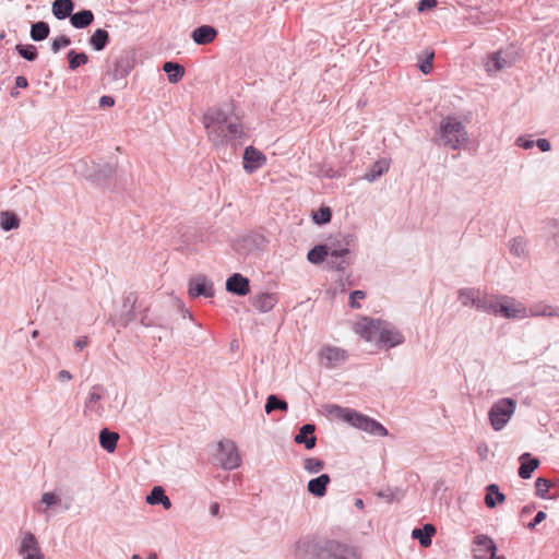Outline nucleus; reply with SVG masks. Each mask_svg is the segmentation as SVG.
Segmentation results:
<instances>
[{"label": "nucleus", "mask_w": 559, "mask_h": 559, "mask_svg": "<svg viewBox=\"0 0 559 559\" xmlns=\"http://www.w3.org/2000/svg\"><path fill=\"white\" fill-rule=\"evenodd\" d=\"M15 86L19 88H26L28 86V81L25 76L19 75L15 78Z\"/></svg>", "instance_id": "obj_62"}, {"label": "nucleus", "mask_w": 559, "mask_h": 559, "mask_svg": "<svg viewBox=\"0 0 559 559\" xmlns=\"http://www.w3.org/2000/svg\"><path fill=\"white\" fill-rule=\"evenodd\" d=\"M498 316L504 319L521 320L528 318L530 313L522 302L508 295H502V299L498 308Z\"/></svg>", "instance_id": "obj_8"}, {"label": "nucleus", "mask_w": 559, "mask_h": 559, "mask_svg": "<svg viewBox=\"0 0 559 559\" xmlns=\"http://www.w3.org/2000/svg\"><path fill=\"white\" fill-rule=\"evenodd\" d=\"M476 548L474 549L475 559H504L497 557V546L487 535H477L474 539Z\"/></svg>", "instance_id": "obj_13"}, {"label": "nucleus", "mask_w": 559, "mask_h": 559, "mask_svg": "<svg viewBox=\"0 0 559 559\" xmlns=\"http://www.w3.org/2000/svg\"><path fill=\"white\" fill-rule=\"evenodd\" d=\"M50 34V26L47 22L38 21L31 25L29 36L34 41H43Z\"/></svg>", "instance_id": "obj_36"}, {"label": "nucleus", "mask_w": 559, "mask_h": 559, "mask_svg": "<svg viewBox=\"0 0 559 559\" xmlns=\"http://www.w3.org/2000/svg\"><path fill=\"white\" fill-rule=\"evenodd\" d=\"M325 411L330 416L366 431L371 436H388V429L381 423L354 409L338 405H326Z\"/></svg>", "instance_id": "obj_2"}, {"label": "nucleus", "mask_w": 559, "mask_h": 559, "mask_svg": "<svg viewBox=\"0 0 559 559\" xmlns=\"http://www.w3.org/2000/svg\"><path fill=\"white\" fill-rule=\"evenodd\" d=\"M519 476L523 479H528L532 473L538 467V459L532 457L530 453H523L520 456Z\"/></svg>", "instance_id": "obj_28"}, {"label": "nucleus", "mask_w": 559, "mask_h": 559, "mask_svg": "<svg viewBox=\"0 0 559 559\" xmlns=\"http://www.w3.org/2000/svg\"><path fill=\"white\" fill-rule=\"evenodd\" d=\"M546 519V513L544 511H538L534 519L527 524L528 530H534L539 523H542Z\"/></svg>", "instance_id": "obj_57"}, {"label": "nucleus", "mask_w": 559, "mask_h": 559, "mask_svg": "<svg viewBox=\"0 0 559 559\" xmlns=\"http://www.w3.org/2000/svg\"><path fill=\"white\" fill-rule=\"evenodd\" d=\"M501 299L502 295H493L480 292L476 309L483 312L498 316V308L500 306Z\"/></svg>", "instance_id": "obj_21"}, {"label": "nucleus", "mask_w": 559, "mask_h": 559, "mask_svg": "<svg viewBox=\"0 0 559 559\" xmlns=\"http://www.w3.org/2000/svg\"><path fill=\"white\" fill-rule=\"evenodd\" d=\"M67 59L69 62V69L74 71L79 67L87 63L88 56L85 52H76L74 49H72L67 53Z\"/></svg>", "instance_id": "obj_44"}, {"label": "nucleus", "mask_w": 559, "mask_h": 559, "mask_svg": "<svg viewBox=\"0 0 559 559\" xmlns=\"http://www.w3.org/2000/svg\"><path fill=\"white\" fill-rule=\"evenodd\" d=\"M69 45H71L70 37H68L66 35H61V36L56 37L52 40V43H51V50H52L53 53H58L62 48H66Z\"/></svg>", "instance_id": "obj_52"}, {"label": "nucleus", "mask_w": 559, "mask_h": 559, "mask_svg": "<svg viewBox=\"0 0 559 559\" xmlns=\"http://www.w3.org/2000/svg\"><path fill=\"white\" fill-rule=\"evenodd\" d=\"M300 559H360L355 547L332 539H300L296 544Z\"/></svg>", "instance_id": "obj_1"}, {"label": "nucleus", "mask_w": 559, "mask_h": 559, "mask_svg": "<svg viewBox=\"0 0 559 559\" xmlns=\"http://www.w3.org/2000/svg\"><path fill=\"white\" fill-rule=\"evenodd\" d=\"M329 254L328 245H317L312 249L309 250L307 254V259L312 264L322 263Z\"/></svg>", "instance_id": "obj_41"}, {"label": "nucleus", "mask_w": 559, "mask_h": 559, "mask_svg": "<svg viewBox=\"0 0 559 559\" xmlns=\"http://www.w3.org/2000/svg\"><path fill=\"white\" fill-rule=\"evenodd\" d=\"M304 468L309 474H317L324 468V462L317 457H307L304 461Z\"/></svg>", "instance_id": "obj_46"}, {"label": "nucleus", "mask_w": 559, "mask_h": 559, "mask_svg": "<svg viewBox=\"0 0 559 559\" xmlns=\"http://www.w3.org/2000/svg\"><path fill=\"white\" fill-rule=\"evenodd\" d=\"M424 53L425 59L418 63V68L424 74H429L432 70L435 53L432 50H426Z\"/></svg>", "instance_id": "obj_49"}, {"label": "nucleus", "mask_w": 559, "mask_h": 559, "mask_svg": "<svg viewBox=\"0 0 559 559\" xmlns=\"http://www.w3.org/2000/svg\"><path fill=\"white\" fill-rule=\"evenodd\" d=\"M513 63V58L510 53L502 50L496 51L488 56L485 68L489 74L510 68Z\"/></svg>", "instance_id": "obj_18"}, {"label": "nucleus", "mask_w": 559, "mask_h": 559, "mask_svg": "<svg viewBox=\"0 0 559 559\" xmlns=\"http://www.w3.org/2000/svg\"><path fill=\"white\" fill-rule=\"evenodd\" d=\"M404 343L403 334L391 323L383 320L382 326H380L379 337L377 345L383 348H393Z\"/></svg>", "instance_id": "obj_10"}, {"label": "nucleus", "mask_w": 559, "mask_h": 559, "mask_svg": "<svg viewBox=\"0 0 559 559\" xmlns=\"http://www.w3.org/2000/svg\"><path fill=\"white\" fill-rule=\"evenodd\" d=\"M383 320L365 317L355 325V331L367 342L378 340Z\"/></svg>", "instance_id": "obj_15"}, {"label": "nucleus", "mask_w": 559, "mask_h": 559, "mask_svg": "<svg viewBox=\"0 0 559 559\" xmlns=\"http://www.w3.org/2000/svg\"><path fill=\"white\" fill-rule=\"evenodd\" d=\"M366 297V293L364 290H354L349 295V306L354 309H359L360 305L358 299H364Z\"/></svg>", "instance_id": "obj_54"}, {"label": "nucleus", "mask_w": 559, "mask_h": 559, "mask_svg": "<svg viewBox=\"0 0 559 559\" xmlns=\"http://www.w3.org/2000/svg\"><path fill=\"white\" fill-rule=\"evenodd\" d=\"M17 53L27 61H35L38 57L37 48L34 45H22L15 46Z\"/></svg>", "instance_id": "obj_45"}, {"label": "nucleus", "mask_w": 559, "mask_h": 559, "mask_svg": "<svg viewBox=\"0 0 559 559\" xmlns=\"http://www.w3.org/2000/svg\"><path fill=\"white\" fill-rule=\"evenodd\" d=\"M0 226L4 231L16 229L20 226V218L12 211H2L0 212Z\"/></svg>", "instance_id": "obj_39"}, {"label": "nucleus", "mask_w": 559, "mask_h": 559, "mask_svg": "<svg viewBox=\"0 0 559 559\" xmlns=\"http://www.w3.org/2000/svg\"><path fill=\"white\" fill-rule=\"evenodd\" d=\"M506 496L499 490V486L490 484L486 488L485 503L488 508L492 509L498 502H503Z\"/></svg>", "instance_id": "obj_34"}, {"label": "nucleus", "mask_w": 559, "mask_h": 559, "mask_svg": "<svg viewBox=\"0 0 559 559\" xmlns=\"http://www.w3.org/2000/svg\"><path fill=\"white\" fill-rule=\"evenodd\" d=\"M535 145L542 151V152H549L551 150V144L549 140L547 139H538L535 141Z\"/></svg>", "instance_id": "obj_60"}, {"label": "nucleus", "mask_w": 559, "mask_h": 559, "mask_svg": "<svg viewBox=\"0 0 559 559\" xmlns=\"http://www.w3.org/2000/svg\"><path fill=\"white\" fill-rule=\"evenodd\" d=\"M104 391V388L100 384H95L92 386L85 403H84V415L90 418H99L104 415L105 408L100 404L103 399L100 392Z\"/></svg>", "instance_id": "obj_11"}, {"label": "nucleus", "mask_w": 559, "mask_h": 559, "mask_svg": "<svg viewBox=\"0 0 559 559\" xmlns=\"http://www.w3.org/2000/svg\"><path fill=\"white\" fill-rule=\"evenodd\" d=\"M480 292V289L476 288H462L459 290V300L463 306H472L476 308Z\"/></svg>", "instance_id": "obj_38"}, {"label": "nucleus", "mask_w": 559, "mask_h": 559, "mask_svg": "<svg viewBox=\"0 0 559 559\" xmlns=\"http://www.w3.org/2000/svg\"><path fill=\"white\" fill-rule=\"evenodd\" d=\"M213 464L226 471H233L240 466L241 457L233 440L224 439L217 442Z\"/></svg>", "instance_id": "obj_4"}, {"label": "nucleus", "mask_w": 559, "mask_h": 559, "mask_svg": "<svg viewBox=\"0 0 559 559\" xmlns=\"http://www.w3.org/2000/svg\"><path fill=\"white\" fill-rule=\"evenodd\" d=\"M74 9L72 0H55L52 3V14L57 20L70 17Z\"/></svg>", "instance_id": "obj_31"}, {"label": "nucleus", "mask_w": 559, "mask_h": 559, "mask_svg": "<svg viewBox=\"0 0 559 559\" xmlns=\"http://www.w3.org/2000/svg\"><path fill=\"white\" fill-rule=\"evenodd\" d=\"M93 21L94 14L91 10H81L70 16L72 26L79 29L87 27Z\"/></svg>", "instance_id": "obj_32"}, {"label": "nucleus", "mask_w": 559, "mask_h": 559, "mask_svg": "<svg viewBox=\"0 0 559 559\" xmlns=\"http://www.w3.org/2000/svg\"><path fill=\"white\" fill-rule=\"evenodd\" d=\"M235 118L227 110L221 107L209 109L203 117V123L207 131L209 140L222 141L218 132H222L224 123Z\"/></svg>", "instance_id": "obj_7"}, {"label": "nucleus", "mask_w": 559, "mask_h": 559, "mask_svg": "<svg viewBox=\"0 0 559 559\" xmlns=\"http://www.w3.org/2000/svg\"><path fill=\"white\" fill-rule=\"evenodd\" d=\"M115 105V99L111 96L104 95L99 98V107L108 108Z\"/></svg>", "instance_id": "obj_61"}, {"label": "nucleus", "mask_w": 559, "mask_h": 559, "mask_svg": "<svg viewBox=\"0 0 559 559\" xmlns=\"http://www.w3.org/2000/svg\"><path fill=\"white\" fill-rule=\"evenodd\" d=\"M145 501L151 506L162 504L165 510H169L171 508V501L166 496L162 486L153 487L151 492L146 496Z\"/></svg>", "instance_id": "obj_29"}, {"label": "nucleus", "mask_w": 559, "mask_h": 559, "mask_svg": "<svg viewBox=\"0 0 559 559\" xmlns=\"http://www.w3.org/2000/svg\"><path fill=\"white\" fill-rule=\"evenodd\" d=\"M87 345V337H81L75 342V347L83 349Z\"/></svg>", "instance_id": "obj_64"}, {"label": "nucleus", "mask_w": 559, "mask_h": 559, "mask_svg": "<svg viewBox=\"0 0 559 559\" xmlns=\"http://www.w3.org/2000/svg\"><path fill=\"white\" fill-rule=\"evenodd\" d=\"M116 174V165L111 163L94 164L93 168L85 174L86 178L94 182L103 183Z\"/></svg>", "instance_id": "obj_20"}, {"label": "nucleus", "mask_w": 559, "mask_h": 559, "mask_svg": "<svg viewBox=\"0 0 559 559\" xmlns=\"http://www.w3.org/2000/svg\"><path fill=\"white\" fill-rule=\"evenodd\" d=\"M377 496L379 498H382V499H385L388 502H392V501H399L402 497H403V493L401 490L399 489H384V490H380Z\"/></svg>", "instance_id": "obj_50"}, {"label": "nucleus", "mask_w": 559, "mask_h": 559, "mask_svg": "<svg viewBox=\"0 0 559 559\" xmlns=\"http://www.w3.org/2000/svg\"><path fill=\"white\" fill-rule=\"evenodd\" d=\"M136 301H138V296L135 295V293H129L124 296L121 314L119 317V323L122 326H127L131 321L134 320V318H135L134 309H135Z\"/></svg>", "instance_id": "obj_22"}, {"label": "nucleus", "mask_w": 559, "mask_h": 559, "mask_svg": "<svg viewBox=\"0 0 559 559\" xmlns=\"http://www.w3.org/2000/svg\"><path fill=\"white\" fill-rule=\"evenodd\" d=\"M436 533V527L427 523L421 528L416 527L412 532V537L417 539L423 547H429L431 545V538Z\"/></svg>", "instance_id": "obj_30"}, {"label": "nucleus", "mask_w": 559, "mask_h": 559, "mask_svg": "<svg viewBox=\"0 0 559 559\" xmlns=\"http://www.w3.org/2000/svg\"><path fill=\"white\" fill-rule=\"evenodd\" d=\"M243 169L248 174H253L266 163L265 155L253 146H247L243 153Z\"/></svg>", "instance_id": "obj_17"}, {"label": "nucleus", "mask_w": 559, "mask_h": 559, "mask_svg": "<svg viewBox=\"0 0 559 559\" xmlns=\"http://www.w3.org/2000/svg\"><path fill=\"white\" fill-rule=\"evenodd\" d=\"M488 453H489V448H488L487 443L480 442L477 445V454H478L479 459L481 461H485L488 456Z\"/></svg>", "instance_id": "obj_59"}, {"label": "nucleus", "mask_w": 559, "mask_h": 559, "mask_svg": "<svg viewBox=\"0 0 559 559\" xmlns=\"http://www.w3.org/2000/svg\"><path fill=\"white\" fill-rule=\"evenodd\" d=\"M264 409L266 414H271L273 411L287 412L288 404L286 401L280 399L277 395L271 394L266 399Z\"/></svg>", "instance_id": "obj_42"}, {"label": "nucleus", "mask_w": 559, "mask_h": 559, "mask_svg": "<svg viewBox=\"0 0 559 559\" xmlns=\"http://www.w3.org/2000/svg\"><path fill=\"white\" fill-rule=\"evenodd\" d=\"M58 379L61 382H68L72 379V374L68 370H60L58 372Z\"/></svg>", "instance_id": "obj_63"}, {"label": "nucleus", "mask_w": 559, "mask_h": 559, "mask_svg": "<svg viewBox=\"0 0 559 559\" xmlns=\"http://www.w3.org/2000/svg\"><path fill=\"white\" fill-rule=\"evenodd\" d=\"M331 478L328 474H321L320 476L312 478L308 481L307 490L314 497L321 498L326 493L328 485Z\"/></svg>", "instance_id": "obj_27"}, {"label": "nucleus", "mask_w": 559, "mask_h": 559, "mask_svg": "<svg viewBox=\"0 0 559 559\" xmlns=\"http://www.w3.org/2000/svg\"><path fill=\"white\" fill-rule=\"evenodd\" d=\"M222 141L210 140L215 147L230 145L236 147L241 145L246 139L243 127L237 117L233 118L222 127V132H218Z\"/></svg>", "instance_id": "obj_6"}, {"label": "nucleus", "mask_w": 559, "mask_h": 559, "mask_svg": "<svg viewBox=\"0 0 559 559\" xmlns=\"http://www.w3.org/2000/svg\"><path fill=\"white\" fill-rule=\"evenodd\" d=\"M389 165L384 160L376 162L369 171L365 174V179L369 182H373L379 177H381L385 171H388Z\"/></svg>", "instance_id": "obj_43"}, {"label": "nucleus", "mask_w": 559, "mask_h": 559, "mask_svg": "<svg viewBox=\"0 0 559 559\" xmlns=\"http://www.w3.org/2000/svg\"><path fill=\"white\" fill-rule=\"evenodd\" d=\"M278 299L275 294L260 293L252 298V306L261 313L271 311Z\"/></svg>", "instance_id": "obj_26"}, {"label": "nucleus", "mask_w": 559, "mask_h": 559, "mask_svg": "<svg viewBox=\"0 0 559 559\" xmlns=\"http://www.w3.org/2000/svg\"><path fill=\"white\" fill-rule=\"evenodd\" d=\"M343 242H345V247H340V249H336L335 242L326 243L329 247L328 259L352 260L349 247L354 242V237L345 235L343 236Z\"/></svg>", "instance_id": "obj_23"}, {"label": "nucleus", "mask_w": 559, "mask_h": 559, "mask_svg": "<svg viewBox=\"0 0 559 559\" xmlns=\"http://www.w3.org/2000/svg\"><path fill=\"white\" fill-rule=\"evenodd\" d=\"M527 310L530 317H559V307L549 305L538 304Z\"/></svg>", "instance_id": "obj_40"}, {"label": "nucleus", "mask_w": 559, "mask_h": 559, "mask_svg": "<svg viewBox=\"0 0 559 559\" xmlns=\"http://www.w3.org/2000/svg\"><path fill=\"white\" fill-rule=\"evenodd\" d=\"M440 142L452 150H460L467 141V132L463 123L455 117L444 118L439 127Z\"/></svg>", "instance_id": "obj_3"}, {"label": "nucleus", "mask_w": 559, "mask_h": 559, "mask_svg": "<svg viewBox=\"0 0 559 559\" xmlns=\"http://www.w3.org/2000/svg\"><path fill=\"white\" fill-rule=\"evenodd\" d=\"M551 481L546 478H537L535 481L536 487V496L540 498H547V493L549 491V488L551 487Z\"/></svg>", "instance_id": "obj_48"}, {"label": "nucleus", "mask_w": 559, "mask_h": 559, "mask_svg": "<svg viewBox=\"0 0 559 559\" xmlns=\"http://www.w3.org/2000/svg\"><path fill=\"white\" fill-rule=\"evenodd\" d=\"M188 294L192 298L203 296L211 298L214 296L213 283L204 275H198L189 281Z\"/></svg>", "instance_id": "obj_16"}, {"label": "nucleus", "mask_w": 559, "mask_h": 559, "mask_svg": "<svg viewBox=\"0 0 559 559\" xmlns=\"http://www.w3.org/2000/svg\"><path fill=\"white\" fill-rule=\"evenodd\" d=\"M353 263V260L328 259V265L332 270L345 271Z\"/></svg>", "instance_id": "obj_53"}, {"label": "nucleus", "mask_w": 559, "mask_h": 559, "mask_svg": "<svg viewBox=\"0 0 559 559\" xmlns=\"http://www.w3.org/2000/svg\"><path fill=\"white\" fill-rule=\"evenodd\" d=\"M314 430L316 426L313 424L302 425L294 441L298 444H304L307 450L313 449L317 444V438L313 436Z\"/></svg>", "instance_id": "obj_24"}, {"label": "nucleus", "mask_w": 559, "mask_h": 559, "mask_svg": "<svg viewBox=\"0 0 559 559\" xmlns=\"http://www.w3.org/2000/svg\"><path fill=\"white\" fill-rule=\"evenodd\" d=\"M61 499L53 492H45L41 496V502L46 504L47 508L58 504Z\"/></svg>", "instance_id": "obj_55"}, {"label": "nucleus", "mask_w": 559, "mask_h": 559, "mask_svg": "<svg viewBox=\"0 0 559 559\" xmlns=\"http://www.w3.org/2000/svg\"><path fill=\"white\" fill-rule=\"evenodd\" d=\"M119 440V435L104 428L99 432V444L107 452L111 453L117 448V442Z\"/></svg>", "instance_id": "obj_33"}, {"label": "nucleus", "mask_w": 559, "mask_h": 559, "mask_svg": "<svg viewBox=\"0 0 559 559\" xmlns=\"http://www.w3.org/2000/svg\"><path fill=\"white\" fill-rule=\"evenodd\" d=\"M109 43V33L106 29L97 28L90 37V45L96 50L102 51Z\"/></svg>", "instance_id": "obj_37"}, {"label": "nucleus", "mask_w": 559, "mask_h": 559, "mask_svg": "<svg viewBox=\"0 0 559 559\" xmlns=\"http://www.w3.org/2000/svg\"><path fill=\"white\" fill-rule=\"evenodd\" d=\"M135 64L134 55L131 51H122L108 69V74L112 80L126 79L133 70Z\"/></svg>", "instance_id": "obj_9"}, {"label": "nucleus", "mask_w": 559, "mask_h": 559, "mask_svg": "<svg viewBox=\"0 0 559 559\" xmlns=\"http://www.w3.org/2000/svg\"><path fill=\"white\" fill-rule=\"evenodd\" d=\"M226 290L237 296H246L250 292V283L240 273H234L226 281Z\"/></svg>", "instance_id": "obj_19"}, {"label": "nucleus", "mask_w": 559, "mask_h": 559, "mask_svg": "<svg viewBox=\"0 0 559 559\" xmlns=\"http://www.w3.org/2000/svg\"><path fill=\"white\" fill-rule=\"evenodd\" d=\"M19 555L23 559H45L36 536L25 532L20 540Z\"/></svg>", "instance_id": "obj_12"}, {"label": "nucleus", "mask_w": 559, "mask_h": 559, "mask_svg": "<svg viewBox=\"0 0 559 559\" xmlns=\"http://www.w3.org/2000/svg\"><path fill=\"white\" fill-rule=\"evenodd\" d=\"M509 250L513 255L521 258L525 254V243L521 238H513L509 242Z\"/></svg>", "instance_id": "obj_47"}, {"label": "nucleus", "mask_w": 559, "mask_h": 559, "mask_svg": "<svg viewBox=\"0 0 559 559\" xmlns=\"http://www.w3.org/2000/svg\"><path fill=\"white\" fill-rule=\"evenodd\" d=\"M163 70L167 73L168 81L170 83L179 82L185 75L183 66H181L177 62L166 61L163 64Z\"/></svg>", "instance_id": "obj_35"}, {"label": "nucleus", "mask_w": 559, "mask_h": 559, "mask_svg": "<svg viewBox=\"0 0 559 559\" xmlns=\"http://www.w3.org/2000/svg\"><path fill=\"white\" fill-rule=\"evenodd\" d=\"M331 218H332V212L329 207H321L313 215V221L320 225L329 223L331 221Z\"/></svg>", "instance_id": "obj_51"}, {"label": "nucleus", "mask_w": 559, "mask_h": 559, "mask_svg": "<svg viewBox=\"0 0 559 559\" xmlns=\"http://www.w3.org/2000/svg\"><path fill=\"white\" fill-rule=\"evenodd\" d=\"M515 144L524 150H530L535 145V141L524 136H519L515 141Z\"/></svg>", "instance_id": "obj_58"}, {"label": "nucleus", "mask_w": 559, "mask_h": 559, "mask_svg": "<svg viewBox=\"0 0 559 559\" xmlns=\"http://www.w3.org/2000/svg\"><path fill=\"white\" fill-rule=\"evenodd\" d=\"M516 401L511 397H502L496 401L489 412L488 419L495 431H501L514 415Z\"/></svg>", "instance_id": "obj_5"}, {"label": "nucleus", "mask_w": 559, "mask_h": 559, "mask_svg": "<svg viewBox=\"0 0 559 559\" xmlns=\"http://www.w3.org/2000/svg\"><path fill=\"white\" fill-rule=\"evenodd\" d=\"M438 4L437 0H420L417 4L418 12H425L436 8Z\"/></svg>", "instance_id": "obj_56"}, {"label": "nucleus", "mask_w": 559, "mask_h": 559, "mask_svg": "<svg viewBox=\"0 0 559 559\" xmlns=\"http://www.w3.org/2000/svg\"><path fill=\"white\" fill-rule=\"evenodd\" d=\"M217 34L218 32L215 27L201 25L193 29L191 38L197 45H207L216 38Z\"/></svg>", "instance_id": "obj_25"}, {"label": "nucleus", "mask_w": 559, "mask_h": 559, "mask_svg": "<svg viewBox=\"0 0 559 559\" xmlns=\"http://www.w3.org/2000/svg\"><path fill=\"white\" fill-rule=\"evenodd\" d=\"M319 357L326 368L332 369L346 361L348 354L343 348L328 345L320 349Z\"/></svg>", "instance_id": "obj_14"}]
</instances>
